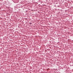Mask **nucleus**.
<instances>
[{"instance_id":"nucleus-1","label":"nucleus","mask_w":73,"mask_h":73,"mask_svg":"<svg viewBox=\"0 0 73 73\" xmlns=\"http://www.w3.org/2000/svg\"><path fill=\"white\" fill-rule=\"evenodd\" d=\"M30 24H32V23H30Z\"/></svg>"}]
</instances>
